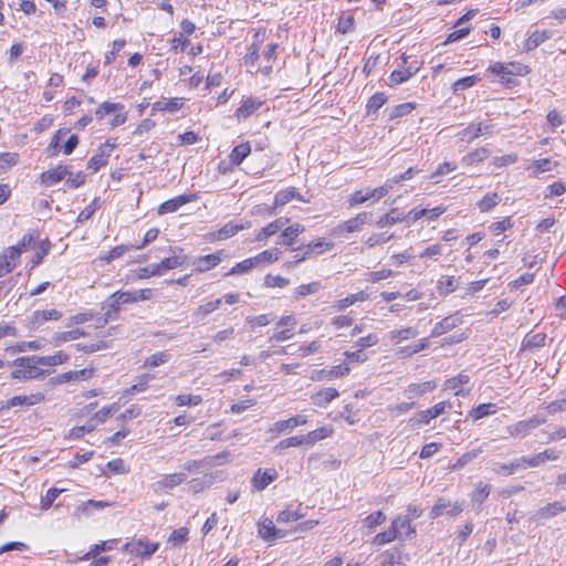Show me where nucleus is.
<instances>
[{"instance_id":"f257e3e1","label":"nucleus","mask_w":566,"mask_h":566,"mask_svg":"<svg viewBox=\"0 0 566 566\" xmlns=\"http://www.w3.org/2000/svg\"><path fill=\"white\" fill-rule=\"evenodd\" d=\"M12 364L15 367L11 371L13 379H35L44 375V371L39 368L36 356L18 357Z\"/></svg>"},{"instance_id":"f03ea898","label":"nucleus","mask_w":566,"mask_h":566,"mask_svg":"<svg viewBox=\"0 0 566 566\" xmlns=\"http://www.w3.org/2000/svg\"><path fill=\"white\" fill-rule=\"evenodd\" d=\"M130 291H116L111 294L102 304L104 310L105 322L114 321L118 317V313L124 305L133 304Z\"/></svg>"},{"instance_id":"7ed1b4c3","label":"nucleus","mask_w":566,"mask_h":566,"mask_svg":"<svg viewBox=\"0 0 566 566\" xmlns=\"http://www.w3.org/2000/svg\"><path fill=\"white\" fill-rule=\"evenodd\" d=\"M546 422V418L539 415H534L527 419L520 420L506 427V432L510 437L524 438L534 429L538 428Z\"/></svg>"},{"instance_id":"20e7f679","label":"nucleus","mask_w":566,"mask_h":566,"mask_svg":"<svg viewBox=\"0 0 566 566\" xmlns=\"http://www.w3.org/2000/svg\"><path fill=\"white\" fill-rule=\"evenodd\" d=\"M495 133V126L492 123L479 122L471 123L458 133V137L465 143H471L480 136H492Z\"/></svg>"},{"instance_id":"39448f33","label":"nucleus","mask_w":566,"mask_h":566,"mask_svg":"<svg viewBox=\"0 0 566 566\" xmlns=\"http://www.w3.org/2000/svg\"><path fill=\"white\" fill-rule=\"evenodd\" d=\"M559 457L560 451L555 448H549L533 455L521 457L520 462L522 463L523 470H525L541 467L548 461H556Z\"/></svg>"},{"instance_id":"423d86ee","label":"nucleus","mask_w":566,"mask_h":566,"mask_svg":"<svg viewBox=\"0 0 566 566\" xmlns=\"http://www.w3.org/2000/svg\"><path fill=\"white\" fill-rule=\"evenodd\" d=\"M401 60L402 65L399 69L392 71L388 78L389 86H396L407 82L419 71V65L417 64V62H411L408 66H403L405 64H407V56L405 54H402Z\"/></svg>"},{"instance_id":"0eeeda50","label":"nucleus","mask_w":566,"mask_h":566,"mask_svg":"<svg viewBox=\"0 0 566 566\" xmlns=\"http://www.w3.org/2000/svg\"><path fill=\"white\" fill-rule=\"evenodd\" d=\"M464 509V502H455L454 504H451L450 501L440 497L437 503L432 506L429 515L431 518H437L443 514H448L450 516H458L463 512Z\"/></svg>"},{"instance_id":"6e6552de","label":"nucleus","mask_w":566,"mask_h":566,"mask_svg":"<svg viewBox=\"0 0 566 566\" xmlns=\"http://www.w3.org/2000/svg\"><path fill=\"white\" fill-rule=\"evenodd\" d=\"M258 532L260 537L269 543L282 539L287 534L286 530L276 528L273 521L270 518H263L258 523Z\"/></svg>"},{"instance_id":"1a4fd4ad","label":"nucleus","mask_w":566,"mask_h":566,"mask_svg":"<svg viewBox=\"0 0 566 566\" xmlns=\"http://www.w3.org/2000/svg\"><path fill=\"white\" fill-rule=\"evenodd\" d=\"M115 148V144L107 140L99 146L98 151L88 160L87 169L93 172L107 165L111 151Z\"/></svg>"},{"instance_id":"9d476101","label":"nucleus","mask_w":566,"mask_h":566,"mask_svg":"<svg viewBox=\"0 0 566 566\" xmlns=\"http://www.w3.org/2000/svg\"><path fill=\"white\" fill-rule=\"evenodd\" d=\"M277 471L273 468L271 469H258L252 479L251 485L255 491H263L270 483L277 479Z\"/></svg>"},{"instance_id":"9b49d317","label":"nucleus","mask_w":566,"mask_h":566,"mask_svg":"<svg viewBox=\"0 0 566 566\" xmlns=\"http://www.w3.org/2000/svg\"><path fill=\"white\" fill-rule=\"evenodd\" d=\"M391 526L399 535L398 541L403 542L407 539H412L416 536V526H413L411 521H409L407 517H403L402 515H398L396 518H394Z\"/></svg>"},{"instance_id":"f8f14e48","label":"nucleus","mask_w":566,"mask_h":566,"mask_svg":"<svg viewBox=\"0 0 566 566\" xmlns=\"http://www.w3.org/2000/svg\"><path fill=\"white\" fill-rule=\"evenodd\" d=\"M522 69L520 64L510 63V64H503L500 62L494 63L490 66V71L501 76L502 82L511 83V77L514 75H522Z\"/></svg>"},{"instance_id":"ddd939ff","label":"nucleus","mask_w":566,"mask_h":566,"mask_svg":"<svg viewBox=\"0 0 566 566\" xmlns=\"http://www.w3.org/2000/svg\"><path fill=\"white\" fill-rule=\"evenodd\" d=\"M186 479L185 472L166 474L154 484V489L156 492H168L184 483Z\"/></svg>"},{"instance_id":"4468645a","label":"nucleus","mask_w":566,"mask_h":566,"mask_svg":"<svg viewBox=\"0 0 566 566\" xmlns=\"http://www.w3.org/2000/svg\"><path fill=\"white\" fill-rule=\"evenodd\" d=\"M370 217L369 212H360L355 218H352L344 223L337 226L333 232L335 234L342 233V232H358L361 230L363 226L368 221Z\"/></svg>"},{"instance_id":"2eb2a0df","label":"nucleus","mask_w":566,"mask_h":566,"mask_svg":"<svg viewBox=\"0 0 566 566\" xmlns=\"http://www.w3.org/2000/svg\"><path fill=\"white\" fill-rule=\"evenodd\" d=\"M197 200L196 195H181L175 198L168 199L163 202L158 208L159 214L172 213L176 212L182 206Z\"/></svg>"},{"instance_id":"dca6fc26","label":"nucleus","mask_w":566,"mask_h":566,"mask_svg":"<svg viewBox=\"0 0 566 566\" xmlns=\"http://www.w3.org/2000/svg\"><path fill=\"white\" fill-rule=\"evenodd\" d=\"M461 323H462V316L459 313L449 315V316L444 317L443 319H441L440 322H438L433 326V328L431 331V337H439V336L450 332L451 329H453Z\"/></svg>"},{"instance_id":"f3484780","label":"nucleus","mask_w":566,"mask_h":566,"mask_svg":"<svg viewBox=\"0 0 566 566\" xmlns=\"http://www.w3.org/2000/svg\"><path fill=\"white\" fill-rule=\"evenodd\" d=\"M307 423V418L302 415H297L294 417H291L286 420H280L272 424L270 428V432L274 434H280L286 430H293L297 426H304Z\"/></svg>"},{"instance_id":"a211bd4d","label":"nucleus","mask_w":566,"mask_h":566,"mask_svg":"<svg viewBox=\"0 0 566 566\" xmlns=\"http://www.w3.org/2000/svg\"><path fill=\"white\" fill-rule=\"evenodd\" d=\"M469 381L470 377L468 375L459 374L444 382V390H452L455 396L465 397L470 390L465 389L464 386Z\"/></svg>"},{"instance_id":"6ab92c4d","label":"nucleus","mask_w":566,"mask_h":566,"mask_svg":"<svg viewBox=\"0 0 566 566\" xmlns=\"http://www.w3.org/2000/svg\"><path fill=\"white\" fill-rule=\"evenodd\" d=\"M334 248V243L325 238H319L315 241L310 242L305 247L304 253L301 255V258L297 261H304L307 259V256L312 253L314 254H322L326 251H329Z\"/></svg>"},{"instance_id":"aec40b11","label":"nucleus","mask_w":566,"mask_h":566,"mask_svg":"<svg viewBox=\"0 0 566 566\" xmlns=\"http://www.w3.org/2000/svg\"><path fill=\"white\" fill-rule=\"evenodd\" d=\"M221 262V252L198 256L193 260L192 265L198 272H206L216 268Z\"/></svg>"},{"instance_id":"412c9836","label":"nucleus","mask_w":566,"mask_h":566,"mask_svg":"<svg viewBox=\"0 0 566 566\" xmlns=\"http://www.w3.org/2000/svg\"><path fill=\"white\" fill-rule=\"evenodd\" d=\"M70 174V170L67 168V166H63V165H59L54 168H51L46 171H44L42 175H41V181L42 184H45V185H54L61 180H63L64 178H66V176Z\"/></svg>"},{"instance_id":"4be33fe9","label":"nucleus","mask_w":566,"mask_h":566,"mask_svg":"<svg viewBox=\"0 0 566 566\" xmlns=\"http://www.w3.org/2000/svg\"><path fill=\"white\" fill-rule=\"evenodd\" d=\"M566 511V505L562 501H555L548 503L545 506L537 510L535 517L538 520H548L557 516Z\"/></svg>"},{"instance_id":"5701e85b","label":"nucleus","mask_w":566,"mask_h":566,"mask_svg":"<svg viewBox=\"0 0 566 566\" xmlns=\"http://www.w3.org/2000/svg\"><path fill=\"white\" fill-rule=\"evenodd\" d=\"M289 222L287 218H279L265 227L261 228L260 231L255 235L256 241H264L268 238L274 235L276 232H279L281 229H283L286 223Z\"/></svg>"},{"instance_id":"b1692460","label":"nucleus","mask_w":566,"mask_h":566,"mask_svg":"<svg viewBox=\"0 0 566 566\" xmlns=\"http://www.w3.org/2000/svg\"><path fill=\"white\" fill-rule=\"evenodd\" d=\"M304 227L300 223L291 224L290 227H286L281 237L279 243L291 247L293 251L297 250V248H293V243L295 239L304 232Z\"/></svg>"},{"instance_id":"393cba45","label":"nucleus","mask_w":566,"mask_h":566,"mask_svg":"<svg viewBox=\"0 0 566 566\" xmlns=\"http://www.w3.org/2000/svg\"><path fill=\"white\" fill-rule=\"evenodd\" d=\"M94 375L93 368H84L81 370H70L57 376V382L64 384L70 381H80L92 378Z\"/></svg>"},{"instance_id":"a878e982","label":"nucleus","mask_w":566,"mask_h":566,"mask_svg":"<svg viewBox=\"0 0 566 566\" xmlns=\"http://www.w3.org/2000/svg\"><path fill=\"white\" fill-rule=\"evenodd\" d=\"M292 199H297L300 201L305 202L303 196L298 192L295 187H289L286 189L280 190L274 196V205L279 207H283L289 203Z\"/></svg>"},{"instance_id":"bb28decb","label":"nucleus","mask_w":566,"mask_h":566,"mask_svg":"<svg viewBox=\"0 0 566 566\" xmlns=\"http://www.w3.org/2000/svg\"><path fill=\"white\" fill-rule=\"evenodd\" d=\"M551 36H552V34L547 30H543V31L535 30L525 40V42L523 44V50L524 51H533L537 46H539L543 42L548 40Z\"/></svg>"},{"instance_id":"cd10ccee","label":"nucleus","mask_w":566,"mask_h":566,"mask_svg":"<svg viewBox=\"0 0 566 566\" xmlns=\"http://www.w3.org/2000/svg\"><path fill=\"white\" fill-rule=\"evenodd\" d=\"M436 387H437V382L433 380L424 381L421 384H411L405 390V395L409 399H413V398L420 397L427 392L432 391L433 389H436Z\"/></svg>"},{"instance_id":"c85d7f7f","label":"nucleus","mask_w":566,"mask_h":566,"mask_svg":"<svg viewBox=\"0 0 566 566\" xmlns=\"http://www.w3.org/2000/svg\"><path fill=\"white\" fill-rule=\"evenodd\" d=\"M263 103L261 101L254 98H247L242 102L241 106L235 112V117L240 119H247L251 115H253Z\"/></svg>"},{"instance_id":"c756f323","label":"nucleus","mask_w":566,"mask_h":566,"mask_svg":"<svg viewBox=\"0 0 566 566\" xmlns=\"http://www.w3.org/2000/svg\"><path fill=\"white\" fill-rule=\"evenodd\" d=\"M45 397L41 392L31 394L29 396H14L8 401V407L34 406L44 401Z\"/></svg>"},{"instance_id":"7c9ffc66","label":"nucleus","mask_w":566,"mask_h":566,"mask_svg":"<svg viewBox=\"0 0 566 566\" xmlns=\"http://www.w3.org/2000/svg\"><path fill=\"white\" fill-rule=\"evenodd\" d=\"M251 154L249 142L237 145L229 155V160L233 166H239Z\"/></svg>"},{"instance_id":"2f4dec72","label":"nucleus","mask_w":566,"mask_h":566,"mask_svg":"<svg viewBox=\"0 0 566 566\" xmlns=\"http://www.w3.org/2000/svg\"><path fill=\"white\" fill-rule=\"evenodd\" d=\"M497 411V407L495 403H480L469 411L468 418H471L473 421H478L482 418L494 415Z\"/></svg>"},{"instance_id":"473e14b6","label":"nucleus","mask_w":566,"mask_h":566,"mask_svg":"<svg viewBox=\"0 0 566 566\" xmlns=\"http://www.w3.org/2000/svg\"><path fill=\"white\" fill-rule=\"evenodd\" d=\"M332 433H333V429H332V427H328V426H324V427H321V428L315 429L313 431H310L308 433L303 434L304 436L305 446L312 447L317 441H321V440H323L325 438L331 437Z\"/></svg>"},{"instance_id":"72a5a7b5","label":"nucleus","mask_w":566,"mask_h":566,"mask_svg":"<svg viewBox=\"0 0 566 566\" xmlns=\"http://www.w3.org/2000/svg\"><path fill=\"white\" fill-rule=\"evenodd\" d=\"M490 156V151L485 147L476 148L467 155H464L461 159V163L464 166H474L479 163H482Z\"/></svg>"},{"instance_id":"f704fd0d","label":"nucleus","mask_w":566,"mask_h":566,"mask_svg":"<svg viewBox=\"0 0 566 566\" xmlns=\"http://www.w3.org/2000/svg\"><path fill=\"white\" fill-rule=\"evenodd\" d=\"M187 258L185 255H172L169 258H165L157 264L158 270L160 271V275L165 274L167 271L182 266L186 263Z\"/></svg>"},{"instance_id":"c9c22d12","label":"nucleus","mask_w":566,"mask_h":566,"mask_svg":"<svg viewBox=\"0 0 566 566\" xmlns=\"http://www.w3.org/2000/svg\"><path fill=\"white\" fill-rule=\"evenodd\" d=\"M339 392L335 388H323L313 398L318 407H326L333 399L337 398Z\"/></svg>"},{"instance_id":"e433bc0d","label":"nucleus","mask_w":566,"mask_h":566,"mask_svg":"<svg viewBox=\"0 0 566 566\" xmlns=\"http://www.w3.org/2000/svg\"><path fill=\"white\" fill-rule=\"evenodd\" d=\"M501 202V197L496 192L486 193L478 203L480 212L485 213L493 210Z\"/></svg>"},{"instance_id":"4c0bfd02","label":"nucleus","mask_w":566,"mask_h":566,"mask_svg":"<svg viewBox=\"0 0 566 566\" xmlns=\"http://www.w3.org/2000/svg\"><path fill=\"white\" fill-rule=\"evenodd\" d=\"M171 355L167 350L157 352L148 356L143 364L144 368H155L168 363Z\"/></svg>"},{"instance_id":"58836bf2","label":"nucleus","mask_w":566,"mask_h":566,"mask_svg":"<svg viewBox=\"0 0 566 566\" xmlns=\"http://www.w3.org/2000/svg\"><path fill=\"white\" fill-rule=\"evenodd\" d=\"M387 517L382 511H376L367 515L363 521V527L368 531H374L377 526L384 524Z\"/></svg>"},{"instance_id":"ea45409f","label":"nucleus","mask_w":566,"mask_h":566,"mask_svg":"<svg viewBox=\"0 0 566 566\" xmlns=\"http://www.w3.org/2000/svg\"><path fill=\"white\" fill-rule=\"evenodd\" d=\"M108 506H111V504L108 502L88 500V501L82 503L80 506H77L76 511L78 513H82L85 516H90L92 514L93 510H103Z\"/></svg>"},{"instance_id":"a19ab883","label":"nucleus","mask_w":566,"mask_h":566,"mask_svg":"<svg viewBox=\"0 0 566 566\" xmlns=\"http://www.w3.org/2000/svg\"><path fill=\"white\" fill-rule=\"evenodd\" d=\"M398 537H399V535L396 533V531L390 525L388 530L375 535L371 543L375 546H384L386 544H389V543L398 539Z\"/></svg>"},{"instance_id":"79ce46f5","label":"nucleus","mask_w":566,"mask_h":566,"mask_svg":"<svg viewBox=\"0 0 566 566\" xmlns=\"http://www.w3.org/2000/svg\"><path fill=\"white\" fill-rule=\"evenodd\" d=\"M124 111V105L120 103L104 102L96 111L95 117L102 120L106 115Z\"/></svg>"},{"instance_id":"37998d69","label":"nucleus","mask_w":566,"mask_h":566,"mask_svg":"<svg viewBox=\"0 0 566 566\" xmlns=\"http://www.w3.org/2000/svg\"><path fill=\"white\" fill-rule=\"evenodd\" d=\"M434 419L429 409L416 412L408 421L412 429L420 428L421 426L428 424Z\"/></svg>"},{"instance_id":"c03bdc74","label":"nucleus","mask_w":566,"mask_h":566,"mask_svg":"<svg viewBox=\"0 0 566 566\" xmlns=\"http://www.w3.org/2000/svg\"><path fill=\"white\" fill-rule=\"evenodd\" d=\"M36 358L41 366H56L65 363L69 359V355L57 352L51 356H36Z\"/></svg>"},{"instance_id":"a18cd8bd","label":"nucleus","mask_w":566,"mask_h":566,"mask_svg":"<svg viewBox=\"0 0 566 566\" xmlns=\"http://www.w3.org/2000/svg\"><path fill=\"white\" fill-rule=\"evenodd\" d=\"M418 335V331L415 327H405L401 329H395L389 333L390 339L400 343L413 338Z\"/></svg>"},{"instance_id":"49530a36","label":"nucleus","mask_w":566,"mask_h":566,"mask_svg":"<svg viewBox=\"0 0 566 566\" xmlns=\"http://www.w3.org/2000/svg\"><path fill=\"white\" fill-rule=\"evenodd\" d=\"M280 255L281 251L277 248H274L270 250H264L253 258L258 266L261 263H273L279 260Z\"/></svg>"},{"instance_id":"de8ad7c7","label":"nucleus","mask_w":566,"mask_h":566,"mask_svg":"<svg viewBox=\"0 0 566 566\" xmlns=\"http://www.w3.org/2000/svg\"><path fill=\"white\" fill-rule=\"evenodd\" d=\"M182 98L174 97L169 99H161L154 104V108L157 111H169L175 112L181 108Z\"/></svg>"},{"instance_id":"09e8293b","label":"nucleus","mask_w":566,"mask_h":566,"mask_svg":"<svg viewBox=\"0 0 566 566\" xmlns=\"http://www.w3.org/2000/svg\"><path fill=\"white\" fill-rule=\"evenodd\" d=\"M114 545H115V541H105V542H102L101 544H95L83 556L82 559L88 560V559L95 558L102 552L112 551L114 548Z\"/></svg>"},{"instance_id":"8fccbe9b","label":"nucleus","mask_w":566,"mask_h":566,"mask_svg":"<svg viewBox=\"0 0 566 566\" xmlns=\"http://www.w3.org/2000/svg\"><path fill=\"white\" fill-rule=\"evenodd\" d=\"M454 276H441L437 283V290L440 295H448L455 291Z\"/></svg>"},{"instance_id":"3c124183","label":"nucleus","mask_w":566,"mask_h":566,"mask_svg":"<svg viewBox=\"0 0 566 566\" xmlns=\"http://www.w3.org/2000/svg\"><path fill=\"white\" fill-rule=\"evenodd\" d=\"M403 220H405V217L402 214L398 213V211L396 209H392L389 213L381 216L377 220L376 224L379 228H384L387 226H392L395 223L401 222Z\"/></svg>"},{"instance_id":"603ef678","label":"nucleus","mask_w":566,"mask_h":566,"mask_svg":"<svg viewBox=\"0 0 566 566\" xmlns=\"http://www.w3.org/2000/svg\"><path fill=\"white\" fill-rule=\"evenodd\" d=\"M480 81L476 75H469L455 81L452 85V91L454 94H458L467 88L474 86Z\"/></svg>"},{"instance_id":"864d4df0","label":"nucleus","mask_w":566,"mask_h":566,"mask_svg":"<svg viewBox=\"0 0 566 566\" xmlns=\"http://www.w3.org/2000/svg\"><path fill=\"white\" fill-rule=\"evenodd\" d=\"M522 469H523V467H522V463L520 462V458L513 460L509 464L495 463L494 468H493V470L496 473L503 474V475H511V474L515 473L517 470H522Z\"/></svg>"},{"instance_id":"5fc2aeb1","label":"nucleus","mask_w":566,"mask_h":566,"mask_svg":"<svg viewBox=\"0 0 566 566\" xmlns=\"http://www.w3.org/2000/svg\"><path fill=\"white\" fill-rule=\"evenodd\" d=\"M212 481L211 478L203 476V478H196L188 481L187 486L188 490L192 493H199L205 491L206 489L210 488Z\"/></svg>"},{"instance_id":"6e6d98bb","label":"nucleus","mask_w":566,"mask_h":566,"mask_svg":"<svg viewBox=\"0 0 566 566\" xmlns=\"http://www.w3.org/2000/svg\"><path fill=\"white\" fill-rule=\"evenodd\" d=\"M245 227L243 224H237L232 221L226 223L219 231H218V239L224 240L228 238H231L235 235L239 231L243 230Z\"/></svg>"},{"instance_id":"4d7b16f0","label":"nucleus","mask_w":566,"mask_h":566,"mask_svg":"<svg viewBox=\"0 0 566 566\" xmlns=\"http://www.w3.org/2000/svg\"><path fill=\"white\" fill-rule=\"evenodd\" d=\"M455 169H457L455 163L444 161L438 166L437 170L430 176V179L432 180L433 184H439L440 177H442L449 172H452Z\"/></svg>"},{"instance_id":"13d9d810","label":"nucleus","mask_w":566,"mask_h":566,"mask_svg":"<svg viewBox=\"0 0 566 566\" xmlns=\"http://www.w3.org/2000/svg\"><path fill=\"white\" fill-rule=\"evenodd\" d=\"M202 402V398L199 395L180 394L175 398V403L178 407L185 406H198Z\"/></svg>"},{"instance_id":"bf43d9fd","label":"nucleus","mask_w":566,"mask_h":566,"mask_svg":"<svg viewBox=\"0 0 566 566\" xmlns=\"http://www.w3.org/2000/svg\"><path fill=\"white\" fill-rule=\"evenodd\" d=\"M256 266V263L254 262V258L245 259L239 263H237L228 273L227 275H235V274H243L249 271H251L253 268Z\"/></svg>"},{"instance_id":"052dcab7","label":"nucleus","mask_w":566,"mask_h":566,"mask_svg":"<svg viewBox=\"0 0 566 566\" xmlns=\"http://www.w3.org/2000/svg\"><path fill=\"white\" fill-rule=\"evenodd\" d=\"M33 317L36 323H42L45 321H57L62 317V313L53 308L43 310L34 312Z\"/></svg>"},{"instance_id":"680f3d73","label":"nucleus","mask_w":566,"mask_h":566,"mask_svg":"<svg viewBox=\"0 0 566 566\" xmlns=\"http://www.w3.org/2000/svg\"><path fill=\"white\" fill-rule=\"evenodd\" d=\"M551 168V159L549 158H542L538 160H534L532 165L528 167V170H531L532 177H537L539 174L549 171Z\"/></svg>"},{"instance_id":"e2e57ef3","label":"nucleus","mask_w":566,"mask_h":566,"mask_svg":"<svg viewBox=\"0 0 566 566\" xmlns=\"http://www.w3.org/2000/svg\"><path fill=\"white\" fill-rule=\"evenodd\" d=\"M189 538V530L187 527H179L169 535L168 542L174 546H179L186 543Z\"/></svg>"},{"instance_id":"0e129e2a","label":"nucleus","mask_w":566,"mask_h":566,"mask_svg":"<svg viewBox=\"0 0 566 566\" xmlns=\"http://www.w3.org/2000/svg\"><path fill=\"white\" fill-rule=\"evenodd\" d=\"M491 492V485L480 482L472 493V501L479 504L483 503Z\"/></svg>"},{"instance_id":"69168bd1","label":"nucleus","mask_w":566,"mask_h":566,"mask_svg":"<svg viewBox=\"0 0 566 566\" xmlns=\"http://www.w3.org/2000/svg\"><path fill=\"white\" fill-rule=\"evenodd\" d=\"M545 340L546 334L536 333L533 335H527L523 340V345L528 348H539L545 346Z\"/></svg>"},{"instance_id":"338daca9","label":"nucleus","mask_w":566,"mask_h":566,"mask_svg":"<svg viewBox=\"0 0 566 566\" xmlns=\"http://www.w3.org/2000/svg\"><path fill=\"white\" fill-rule=\"evenodd\" d=\"M542 433L545 436V443H551L557 440H562L566 438V428L565 427H554L552 431L546 429L542 430Z\"/></svg>"},{"instance_id":"774afa93","label":"nucleus","mask_w":566,"mask_h":566,"mask_svg":"<svg viewBox=\"0 0 566 566\" xmlns=\"http://www.w3.org/2000/svg\"><path fill=\"white\" fill-rule=\"evenodd\" d=\"M301 517H303V514L300 513L297 510L286 509L279 513L276 521L280 524H282V523L287 524V523L297 522Z\"/></svg>"}]
</instances>
